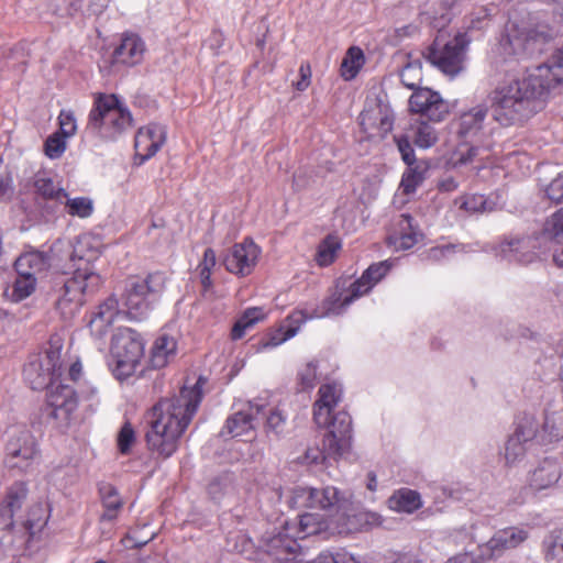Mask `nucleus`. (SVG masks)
<instances>
[{"label": "nucleus", "instance_id": "nucleus-14", "mask_svg": "<svg viewBox=\"0 0 563 563\" xmlns=\"http://www.w3.org/2000/svg\"><path fill=\"white\" fill-rule=\"evenodd\" d=\"M528 539V531L509 527L497 531L485 544L478 547L482 560H495L505 551L516 549Z\"/></svg>", "mask_w": 563, "mask_h": 563}, {"label": "nucleus", "instance_id": "nucleus-34", "mask_svg": "<svg viewBox=\"0 0 563 563\" xmlns=\"http://www.w3.org/2000/svg\"><path fill=\"white\" fill-rule=\"evenodd\" d=\"M266 313L263 310V308L260 307H253L249 308L244 311V313L241 316V318L234 323L231 336L233 340L241 339L245 331L253 327L258 321H262L265 318Z\"/></svg>", "mask_w": 563, "mask_h": 563}, {"label": "nucleus", "instance_id": "nucleus-6", "mask_svg": "<svg viewBox=\"0 0 563 563\" xmlns=\"http://www.w3.org/2000/svg\"><path fill=\"white\" fill-rule=\"evenodd\" d=\"M551 38L552 33L545 25L530 26L511 22L506 26L500 48L505 55L527 58L541 53Z\"/></svg>", "mask_w": 563, "mask_h": 563}, {"label": "nucleus", "instance_id": "nucleus-18", "mask_svg": "<svg viewBox=\"0 0 563 563\" xmlns=\"http://www.w3.org/2000/svg\"><path fill=\"white\" fill-rule=\"evenodd\" d=\"M265 404L258 400L250 401L246 409L240 410L230 416L221 431V434H229L233 438L254 435V420L264 411Z\"/></svg>", "mask_w": 563, "mask_h": 563}, {"label": "nucleus", "instance_id": "nucleus-39", "mask_svg": "<svg viewBox=\"0 0 563 563\" xmlns=\"http://www.w3.org/2000/svg\"><path fill=\"white\" fill-rule=\"evenodd\" d=\"M528 446L517 438L509 437L503 453L506 466L512 467L521 463L526 457Z\"/></svg>", "mask_w": 563, "mask_h": 563}, {"label": "nucleus", "instance_id": "nucleus-7", "mask_svg": "<svg viewBox=\"0 0 563 563\" xmlns=\"http://www.w3.org/2000/svg\"><path fill=\"white\" fill-rule=\"evenodd\" d=\"M40 462V445L32 432L21 427L10 429L4 446V463L7 467L26 474L34 472Z\"/></svg>", "mask_w": 563, "mask_h": 563}, {"label": "nucleus", "instance_id": "nucleus-45", "mask_svg": "<svg viewBox=\"0 0 563 563\" xmlns=\"http://www.w3.org/2000/svg\"><path fill=\"white\" fill-rule=\"evenodd\" d=\"M423 180V170H421L419 166L411 165L401 177L400 188L404 194L410 195L416 191Z\"/></svg>", "mask_w": 563, "mask_h": 563}, {"label": "nucleus", "instance_id": "nucleus-49", "mask_svg": "<svg viewBox=\"0 0 563 563\" xmlns=\"http://www.w3.org/2000/svg\"><path fill=\"white\" fill-rule=\"evenodd\" d=\"M119 313L120 309L118 299L114 297H109L98 307V310L93 312L92 317L100 319L112 327Z\"/></svg>", "mask_w": 563, "mask_h": 563}, {"label": "nucleus", "instance_id": "nucleus-51", "mask_svg": "<svg viewBox=\"0 0 563 563\" xmlns=\"http://www.w3.org/2000/svg\"><path fill=\"white\" fill-rule=\"evenodd\" d=\"M216 263H217L216 252L210 247L206 249V251L203 253V258L198 266L201 284L203 285V287L206 289H208L212 284L211 273H212V268L216 266Z\"/></svg>", "mask_w": 563, "mask_h": 563}, {"label": "nucleus", "instance_id": "nucleus-57", "mask_svg": "<svg viewBox=\"0 0 563 563\" xmlns=\"http://www.w3.org/2000/svg\"><path fill=\"white\" fill-rule=\"evenodd\" d=\"M65 139L58 133L51 135L45 142V154L52 159L60 157L66 150Z\"/></svg>", "mask_w": 563, "mask_h": 563}, {"label": "nucleus", "instance_id": "nucleus-35", "mask_svg": "<svg viewBox=\"0 0 563 563\" xmlns=\"http://www.w3.org/2000/svg\"><path fill=\"white\" fill-rule=\"evenodd\" d=\"M328 529V522L318 514H303L299 518L298 538L319 534Z\"/></svg>", "mask_w": 563, "mask_h": 563}, {"label": "nucleus", "instance_id": "nucleus-64", "mask_svg": "<svg viewBox=\"0 0 563 563\" xmlns=\"http://www.w3.org/2000/svg\"><path fill=\"white\" fill-rule=\"evenodd\" d=\"M547 197L554 203H563V174H559L545 188Z\"/></svg>", "mask_w": 563, "mask_h": 563}, {"label": "nucleus", "instance_id": "nucleus-16", "mask_svg": "<svg viewBox=\"0 0 563 563\" xmlns=\"http://www.w3.org/2000/svg\"><path fill=\"white\" fill-rule=\"evenodd\" d=\"M562 476V463L556 457H544L527 475V485L532 492L554 487Z\"/></svg>", "mask_w": 563, "mask_h": 563}, {"label": "nucleus", "instance_id": "nucleus-31", "mask_svg": "<svg viewBox=\"0 0 563 563\" xmlns=\"http://www.w3.org/2000/svg\"><path fill=\"white\" fill-rule=\"evenodd\" d=\"M345 504L336 487L314 488L313 508L340 511L345 509Z\"/></svg>", "mask_w": 563, "mask_h": 563}, {"label": "nucleus", "instance_id": "nucleus-33", "mask_svg": "<svg viewBox=\"0 0 563 563\" xmlns=\"http://www.w3.org/2000/svg\"><path fill=\"white\" fill-rule=\"evenodd\" d=\"M541 438L543 442H552L563 438V408L547 411Z\"/></svg>", "mask_w": 563, "mask_h": 563}, {"label": "nucleus", "instance_id": "nucleus-60", "mask_svg": "<svg viewBox=\"0 0 563 563\" xmlns=\"http://www.w3.org/2000/svg\"><path fill=\"white\" fill-rule=\"evenodd\" d=\"M307 563H358L353 555L346 552H338L335 554L330 552H322L312 561Z\"/></svg>", "mask_w": 563, "mask_h": 563}, {"label": "nucleus", "instance_id": "nucleus-38", "mask_svg": "<svg viewBox=\"0 0 563 563\" xmlns=\"http://www.w3.org/2000/svg\"><path fill=\"white\" fill-rule=\"evenodd\" d=\"M48 510L47 506L38 503L32 506L29 510V517L25 521V529L30 537H34L47 523Z\"/></svg>", "mask_w": 563, "mask_h": 563}, {"label": "nucleus", "instance_id": "nucleus-42", "mask_svg": "<svg viewBox=\"0 0 563 563\" xmlns=\"http://www.w3.org/2000/svg\"><path fill=\"white\" fill-rule=\"evenodd\" d=\"M36 287V278L26 276H19L12 284V290L9 297L11 300L19 302L33 294Z\"/></svg>", "mask_w": 563, "mask_h": 563}, {"label": "nucleus", "instance_id": "nucleus-61", "mask_svg": "<svg viewBox=\"0 0 563 563\" xmlns=\"http://www.w3.org/2000/svg\"><path fill=\"white\" fill-rule=\"evenodd\" d=\"M299 383L302 390H308L314 387L317 380V365L308 363L298 374Z\"/></svg>", "mask_w": 563, "mask_h": 563}, {"label": "nucleus", "instance_id": "nucleus-23", "mask_svg": "<svg viewBox=\"0 0 563 563\" xmlns=\"http://www.w3.org/2000/svg\"><path fill=\"white\" fill-rule=\"evenodd\" d=\"M534 243L530 238H511L503 241L495 250L496 255L509 262L530 263L534 260Z\"/></svg>", "mask_w": 563, "mask_h": 563}, {"label": "nucleus", "instance_id": "nucleus-28", "mask_svg": "<svg viewBox=\"0 0 563 563\" xmlns=\"http://www.w3.org/2000/svg\"><path fill=\"white\" fill-rule=\"evenodd\" d=\"M48 267L47 257L37 251H32L20 255L15 263L14 268L16 275L35 277L43 273Z\"/></svg>", "mask_w": 563, "mask_h": 563}, {"label": "nucleus", "instance_id": "nucleus-47", "mask_svg": "<svg viewBox=\"0 0 563 563\" xmlns=\"http://www.w3.org/2000/svg\"><path fill=\"white\" fill-rule=\"evenodd\" d=\"M297 333V327H285L282 325L271 334H268L265 339L261 341L262 349H271L276 347L287 341L288 339L295 336Z\"/></svg>", "mask_w": 563, "mask_h": 563}, {"label": "nucleus", "instance_id": "nucleus-20", "mask_svg": "<svg viewBox=\"0 0 563 563\" xmlns=\"http://www.w3.org/2000/svg\"><path fill=\"white\" fill-rule=\"evenodd\" d=\"M373 288L372 284L364 280L361 276L357 280L351 284L349 291L345 296L342 294H333L323 302V311L317 313V318L340 314L344 309L350 306L354 300L367 294Z\"/></svg>", "mask_w": 563, "mask_h": 563}, {"label": "nucleus", "instance_id": "nucleus-26", "mask_svg": "<svg viewBox=\"0 0 563 563\" xmlns=\"http://www.w3.org/2000/svg\"><path fill=\"white\" fill-rule=\"evenodd\" d=\"M487 113L485 104H477L462 113L457 121V134L465 140L477 137L484 129Z\"/></svg>", "mask_w": 563, "mask_h": 563}, {"label": "nucleus", "instance_id": "nucleus-54", "mask_svg": "<svg viewBox=\"0 0 563 563\" xmlns=\"http://www.w3.org/2000/svg\"><path fill=\"white\" fill-rule=\"evenodd\" d=\"M82 7V0H49L48 8L59 16L73 15Z\"/></svg>", "mask_w": 563, "mask_h": 563}, {"label": "nucleus", "instance_id": "nucleus-22", "mask_svg": "<svg viewBox=\"0 0 563 563\" xmlns=\"http://www.w3.org/2000/svg\"><path fill=\"white\" fill-rule=\"evenodd\" d=\"M27 496V487L23 482L12 484L0 504V530L10 529L13 526V516L21 509Z\"/></svg>", "mask_w": 563, "mask_h": 563}, {"label": "nucleus", "instance_id": "nucleus-13", "mask_svg": "<svg viewBox=\"0 0 563 563\" xmlns=\"http://www.w3.org/2000/svg\"><path fill=\"white\" fill-rule=\"evenodd\" d=\"M409 109L433 122H440L449 114L448 102L439 92L429 88H419L411 95Z\"/></svg>", "mask_w": 563, "mask_h": 563}, {"label": "nucleus", "instance_id": "nucleus-53", "mask_svg": "<svg viewBox=\"0 0 563 563\" xmlns=\"http://www.w3.org/2000/svg\"><path fill=\"white\" fill-rule=\"evenodd\" d=\"M450 20H451L450 9L446 7L441 8V10L439 12L427 10V11L421 12V14H420L421 23L431 25L434 29L443 27L446 23H449Z\"/></svg>", "mask_w": 563, "mask_h": 563}, {"label": "nucleus", "instance_id": "nucleus-5", "mask_svg": "<svg viewBox=\"0 0 563 563\" xmlns=\"http://www.w3.org/2000/svg\"><path fill=\"white\" fill-rule=\"evenodd\" d=\"M352 442V419L345 411L335 413L331 429L324 434L322 449L308 448L303 455L307 464L325 463L328 460L342 456L351 448Z\"/></svg>", "mask_w": 563, "mask_h": 563}, {"label": "nucleus", "instance_id": "nucleus-8", "mask_svg": "<svg viewBox=\"0 0 563 563\" xmlns=\"http://www.w3.org/2000/svg\"><path fill=\"white\" fill-rule=\"evenodd\" d=\"M164 282L161 273L148 274L144 278L139 276L128 278L121 297L125 313L131 319H142L150 310L151 297L164 288Z\"/></svg>", "mask_w": 563, "mask_h": 563}, {"label": "nucleus", "instance_id": "nucleus-11", "mask_svg": "<svg viewBox=\"0 0 563 563\" xmlns=\"http://www.w3.org/2000/svg\"><path fill=\"white\" fill-rule=\"evenodd\" d=\"M466 45L467 41L463 34H457L446 42L437 37L428 49L427 58L443 74L454 77L463 69Z\"/></svg>", "mask_w": 563, "mask_h": 563}, {"label": "nucleus", "instance_id": "nucleus-27", "mask_svg": "<svg viewBox=\"0 0 563 563\" xmlns=\"http://www.w3.org/2000/svg\"><path fill=\"white\" fill-rule=\"evenodd\" d=\"M99 496L103 509L99 521L101 523L114 522L124 506L123 498L118 489L108 483H103L99 486Z\"/></svg>", "mask_w": 563, "mask_h": 563}, {"label": "nucleus", "instance_id": "nucleus-15", "mask_svg": "<svg viewBox=\"0 0 563 563\" xmlns=\"http://www.w3.org/2000/svg\"><path fill=\"white\" fill-rule=\"evenodd\" d=\"M318 396L313 405V420L318 427L331 429L335 417L332 416V411L342 399V387L338 383L323 384Z\"/></svg>", "mask_w": 563, "mask_h": 563}, {"label": "nucleus", "instance_id": "nucleus-17", "mask_svg": "<svg viewBox=\"0 0 563 563\" xmlns=\"http://www.w3.org/2000/svg\"><path fill=\"white\" fill-rule=\"evenodd\" d=\"M46 400L52 409L49 415L56 419L67 420L78 407V396L69 385L55 382L47 387Z\"/></svg>", "mask_w": 563, "mask_h": 563}, {"label": "nucleus", "instance_id": "nucleus-29", "mask_svg": "<svg viewBox=\"0 0 563 563\" xmlns=\"http://www.w3.org/2000/svg\"><path fill=\"white\" fill-rule=\"evenodd\" d=\"M391 510L412 514L422 506L420 494L409 488L396 490L388 499Z\"/></svg>", "mask_w": 563, "mask_h": 563}, {"label": "nucleus", "instance_id": "nucleus-32", "mask_svg": "<svg viewBox=\"0 0 563 563\" xmlns=\"http://www.w3.org/2000/svg\"><path fill=\"white\" fill-rule=\"evenodd\" d=\"M264 431L268 438L280 439L287 433V416L278 408H264Z\"/></svg>", "mask_w": 563, "mask_h": 563}, {"label": "nucleus", "instance_id": "nucleus-1", "mask_svg": "<svg viewBox=\"0 0 563 563\" xmlns=\"http://www.w3.org/2000/svg\"><path fill=\"white\" fill-rule=\"evenodd\" d=\"M563 86V45L523 76L498 85L488 96L492 114L503 126L521 123L539 112L552 90Z\"/></svg>", "mask_w": 563, "mask_h": 563}, {"label": "nucleus", "instance_id": "nucleus-44", "mask_svg": "<svg viewBox=\"0 0 563 563\" xmlns=\"http://www.w3.org/2000/svg\"><path fill=\"white\" fill-rule=\"evenodd\" d=\"M314 487L298 486L290 493L288 504L292 508H313Z\"/></svg>", "mask_w": 563, "mask_h": 563}, {"label": "nucleus", "instance_id": "nucleus-43", "mask_svg": "<svg viewBox=\"0 0 563 563\" xmlns=\"http://www.w3.org/2000/svg\"><path fill=\"white\" fill-rule=\"evenodd\" d=\"M543 551L547 560H556L563 556V528L553 530L544 539Z\"/></svg>", "mask_w": 563, "mask_h": 563}, {"label": "nucleus", "instance_id": "nucleus-58", "mask_svg": "<svg viewBox=\"0 0 563 563\" xmlns=\"http://www.w3.org/2000/svg\"><path fill=\"white\" fill-rule=\"evenodd\" d=\"M391 265L388 261H383L371 265L364 273V280H367L374 286L377 284L390 269Z\"/></svg>", "mask_w": 563, "mask_h": 563}, {"label": "nucleus", "instance_id": "nucleus-24", "mask_svg": "<svg viewBox=\"0 0 563 563\" xmlns=\"http://www.w3.org/2000/svg\"><path fill=\"white\" fill-rule=\"evenodd\" d=\"M542 236L552 245L553 262L563 268V208L556 210L544 221Z\"/></svg>", "mask_w": 563, "mask_h": 563}, {"label": "nucleus", "instance_id": "nucleus-52", "mask_svg": "<svg viewBox=\"0 0 563 563\" xmlns=\"http://www.w3.org/2000/svg\"><path fill=\"white\" fill-rule=\"evenodd\" d=\"M401 82L410 88L415 89L419 86L422 79V69L419 60L408 63L400 73Z\"/></svg>", "mask_w": 563, "mask_h": 563}, {"label": "nucleus", "instance_id": "nucleus-56", "mask_svg": "<svg viewBox=\"0 0 563 563\" xmlns=\"http://www.w3.org/2000/svg\"><path fill=\"white\" fill-rule=\"evenodd\" d=\"M479 155V147L476 145L460 144L454 152L453 162L455 165L472 163Z\"/></svg>", "mask_w": 563, "mask_h": 563}, {"label": "nucleus", "instance_id": "nucleus-12", "mask_svg": "<svg viewBox=\"0 0 563 563\" xmlns=\"http://www.w3.org/2000/svg\"><path fill=\"white\" fill-rule=\"evenodd\" d=\"M260 255L261 249L253 240L246 238L228 251L223 257V265L232 274L247 276L255 268Z\"/></svg>", "mask_w": 563, "mask_h": 563}, {"label": "nucleus", "instance_id": "nucleus-48", "mask_svg": "<svg viewBox=\"0 0 563 563\" xmlns=\"http://www.w3.org/2000/svg\"><path fill=\"white\" fill-rule=\"evenodd\" d=\"M340 242L335 236H328L319 246L317 261L321 266L331 264L335 257Z\"/></svg>", "mask_w": 563, "mask_h": 563}, {"label": "nucleus", "instance_id": "nucleus-50", "mask_svg": "<svg viewBox=\"0 0 563 563\" xmlns=\"http://www.w3.org/2000/svg\"><path fill=\"white\" fill-rule=\"evenodd\" d=\"M438 141V134L433 126L426 122H420L415 131V144L421 148H429Z\"/></svg>", "mask_w": 563, "mask_h": 563}, {"label": "nucleus", "instance_id": "nucleus-41", "mask_svg": "<svg viewBox=\"0 0 563 563\" xmlns=\"http://www.w3.org/2000/svg\"><path fill=\"white\" fill-rule=\"evenodd\" d=\"M67 213L81 219L89 218L93 212V202L88 197L65 198Z\"/></svg>", "mask_w": 563, "mask_h": 563}, {"label": "nucleus", "instance_id": "nucleus-37", "mask_svg": "<svg viewBox=\"0 0 563 563\" xmlns=\"http://www.w3.org/2000/svg\"><path fill=\"white\" fill-rule=\"evenodd\" d=\"M538 432V420L533 416H525L518 420L515 431L510 437L517 438V440L529 445L537 438Z\"/></svg>", "mask_w": 563, "mask_h": 563}, {"label": "nucleus", "instance_id": "nucleus-59", "mask_svg": "<svg viewBox=\"0 0 563 563\" xmlns=\"http://www.w3.org/2000/svg\"><path fill=\"white\" fill-rule=\"evenodd\" d=\"M232 490L231 479L228 475L214 478L208 487L209 495L219 500L224 494Z\"/></svg>", "mask_w": 563, "mask_h": 563}, {"label": "nucleus", "instance_id": "nucleus-46", "mask_svg": "<svg viewBox=\"0 0 563 563\" xmlns=\"http://www.w3.org/2000/svg\"><path fill=\"white\" fill-rule=\"evenodd\" d=\"M454 203L465 214H472L484 211L486 208V199L483 195H464L454 200Z\"/></svg>", "mask_w": 563, "mask_h": 563}, {"label": "nucleus", "instance_id": "nucleus-63", "mask_svg": "<svg viewBox=\"0 0 563 563\" xmlns=\"http://www.w3.org/2000/svg\"><path fill=\"white\" fill-rule=\"evenodd\" d=\"M60 135L69 137L76 132V120L70 111L62 110L58 117Z\"/></svg>", "mask_w": 563, "mask_h": 563}, {"label": "nucleus", "instance_id": "nucleus-2", "mask_svg": "<svg viewBox=\"0 0 563 563\" xmlns=\"http://www.w3.org/2000/svg\"><path fill=\"white\" fill-rule=\"evenodd\" d=\"M205 379L199 377L196 384L181 388L178 396L161 399L148 412L151 429L146 433L150 450L167 459L172 456L180 437L190 424L202 399Z\"/></svg>", "mask_w": 563, "mask_h": 563}, {"label": "nucleus", "instance_id": "nucleus-62", "mask_svg": "<svg viewBox=\"0 0 563 563\" xmlns=\"http://www.w3.org/2000/svg\"><path fill=\"white\" fill-rule=\"evenodd\" d=\"M135 435L132 426L126 422L121 428L118 435V446L121 453L125 454L134 443Z\"/></svg>", "mask_w": 563, "mask_h": 563}, {"label": "nucleus", "instance_id": "nucleus-36", "mask_svg": "<svg viewBox=\"0 0 563 563\" xmlns=\"http://www.w3.org/2000/svg\"><path fill=\"white\" fill-rule=\"evenodd\" d=\"M364 60V54L360 47H350L341 63V74L344 79H353L362 68Z\"/></svg>", "mask_w": 563, "mask_h": 563}, {"label": "nucleus", "instance_id": "nucleus-25", "mask_svg": "<svg viewBox=\"0 0 563 563\" xmlns=\"http://www.w3.org/2000/svg\"><path fill=\"white\" fill-rule=\"evenodd\" d=\"M143 41L135 34H128L122 37L120 45L112 53V64L133 66L139 64L144 54Z\"/></svg>", "mask_w": 563, "mask_h": 563}, {"label": "nucleus", "instance_id": "nucleus-9", "mask_svg": "<svg viewBox=\"0 0 563 563\" xmlns=\"http://www.w3.org/2000/svg\"><path fill=\"white\" fill-rule=\"evenodd\" d=\"M60 352L62 346L52 343L49 349L30 356L24 366L23 376L32 389H45L60 376Z\"/></svg>", "mask_w": 563, "mask_h": 563}, {"label": "nucleus", "instance_id": "nucleus-40", "mask_svg": "<svg viewBox=\"0 0 563 563\" xmlns=\"http://www.w3.org/2000/svg\"><path fill=\"white\" fill-rule=\"evenodd\" d=\"M36 192L45 199H52L63 202L64 198H67V192L57 187L52 179L46 177H37L34 181Z\"/></svg>", "mask_w": 563, "mask_h": 563}, {"label": "nucleus", "instance_id": "nucleus-3", "mask_svg": "<svg viewBox=\"0 0 563 563\" xmlns=\"http://www.w3.org/2000/svg\"><path fill=\"white\" fill-rule=\"evenodd\" d=\"M102 251L103 242L96 234L85 233L76 239L70 253L74 274L65 282L64 292L57 302V308L65 317L74 316L85 303L86 296L100 287L102 280L92 264Z\"/></svg>", "mask_w": 563, "mask_h": 563}, {"label": "nucleus", "instance_id": "nucleus-55", "mask_svg": "<svg viewBox=\"0 0 563 563\" xmlns=\"http://www.w3.org/2000/svg\"><path fill=\"white\" fill-rule=\"evenodd\" d=\"M383 111V107L376 104L374 108L365 109L360 114V124L365 132H371L372 130H377V124L379 122V117Z\"/></svg>", "mask_w": 563, "mask_h": 563}, {"label": "nucleus", "instance_id": "nucleus-21", "mask_svg": "<svg viewBox=\"0 0 563 563\" xmlns=\"http://www.w3.org/2000/svg\"><path fill=\"white\" fill-rule=\"evenodd\" d=\"M290 530L291 528L286 525L283 531L265 540V551L273 560L287 562L298 552L299 544L296 538L289 536Z\"/></svg>", "mask_w": 563, "mask_h": 563}, {"label": "nucleus", "instance_id": "nucleus-30", "mask_svg": "<svg viewBox=\"0 0 563 563\" xmlns=\"http://www.w3.org/2000/svg\"><path fill=\"white\" fill-rule=\"evenodd\" d=\"M176 341L174 338L163 334L158 336L151 351V364L154 368H162L175 356Z\"/></svg>", "mask_w": 563, "mask_h": 563}, {"label": "nucleus", "instance_id": "nucleus-4", "mask_svg": "<svg viewBox=\"0 0 563 563\" xmlns=\"http://www.w3.org/2000/svg\"><path fill=\"white\" fill-rule=\"evenodd\" d=\"M132 115L114 95H101L90 111L88 128L107 137H115L132 125Z\"/></svg>", "mask_w": 563, "mask_h": 563}, {"label": "nucleus", "instance_id": "nucleus-10", "mask_svg": "<svg viewBox=\"0 0 563 563\" xmlns=\"http://www.w3.org/2000/svg\"><path fill=\"white\" fill-rule=\"evenodd\" d=\"M111 353L115 362L113 374L123 379L135 372L144 353V344L135 331L120 329L112 339Z\"/></svg>", "mask_w": 563, "mask_h": 563}, {"label": "nucleus", "instance_id": "nucleus-19", "mask_svg": "<svg viewBox=\"0 0 563 563\" xmlns=\"http://www.w3.org/2000/svg\"><path fill=\"white\" fill-rule=\"evenodd\" d=\"M166 141V129L164 125L152 123L139 129L135 141V157L144 163L154 156Z\"/></svg>", "mask_w": 563, "mask_h": 563}]
</instances>
